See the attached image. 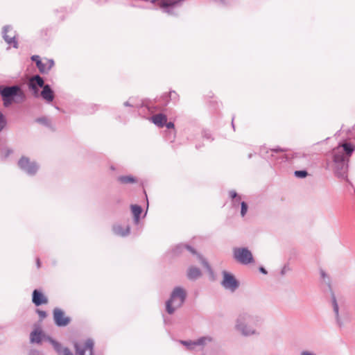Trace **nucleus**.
<instances>
[{
	"mask_svg": "<svg viewBox=\"0 0 355 355\" xmlns=\"http://www.w3.org/2000/svg\"><path fill=\"white\" fill-rule=\"evenodd\" d=\"M241 202H242V201H241V200H237V201H236V207H237V206H239V205H241Z\"/></svg>",
	"mask_w": 355,
	"mask_h": 355,
	"instance_id": "a18cd8bd",
	"label": "nucleus"
},
{
	"mask_svg": "<svg viewBox=\"0 0 355 355\" xmlns=\"http://www.w3.org/2000/svg\"><path fill=\"white\" fill-rule=\"evenodd\" d=\"M202 275L200 270L195 266H190L187 270V276L190 280H196Z\"/></svg>",
	"mask_w": 355,
	"mask_h": 355,
	"instance_id": "aec40b11",
	"label": "nucleus"
},
{
	"mask_svg": "<svg viewBox=\"0 0 355 355\" xmlns=\"http://www.w3.org/2000/svg\"><path fill=\"white\" fill-rule=\"evenodd\" d=\"M184 0H152V3L162 9L163 12L170 15H176Z\"/></svg>",
	"mask_w": 355,
	"mask_h": 355,
	"instance_id": "423d86ee",
	"label": "nucleus"
},
{
	"mask_svg": "<svg viewBox=\"0 0 355 355\" xmlns=\"http://www.w3.org/2000/svg\"><path fill=\"white\" fill-rule=\"evenodd\" d=\"M286 270V267L284 266V268L282 270V274L284 275Z\"/></svg>",
	"mask_w": 355,
	"mask_h": 355,
	"instance_id": "37998d69",
	"label": "nucleus"
},
{
	"mask_svg": "<svg viewBox=\"0 0 355 355\" xmlns=\"http://www.w3.org/2000/svg\"><path fill=\"white\" fill-rule=\"evenodd\" d=\"M32 301L36 306H40L48 302L47 298L41 292L36 289L33 292Z\"/></svg>",
	"mask_w": 355,
	"mask_h": 355,
	"instance_id": "f3484780",
	"label": "nucleus"
},
{
	"mask_svg": "<svg viewBox=\"0 0 355 355\" xmlns=\"http://www.w3.org/2000/svg\"><path fill=\"white\" fill-rule=\"evenodd\" d=\"M37 266L38 268L40 267V261L39 259H37Z\"/></svg>",
	"mask_w": 355,
	"mask_h": 355,
	"instance_id": "49530a36",
	"label": "nucleus"
},
{
	"mask_svg": "<svg viewBox=\"0 0 355 355\" xmlns=\"http://www.w3.org/2000/svg\"><path fill=\"white\" fill-rule=\"evenodd\" d=\"M2 35L5 42L12 45L14 48H18V42L16 40V31L13 30L12 27L7 25L3 27Z\"/></svg>",
	"mask_w": 355,
	"mask_h": 355,
	"instance_id": "9d476101",
	"label": "nucleus"
},
{
	"mask_svg": "<svg viewBox=\"0 0 355 355\" xmlns=\"http://www.w3.org/2000/svg\"><path fill=\"white\" fill-rule=\"evenodd\" d=\"M300 355H316V354L311 351L303 350L300 352Z\"/></svg>",
	"mask_w": 355,
	"mask_h": 355,
	"instance_id": "f704fd0d",
	"label": "nucleus"
},
{
	"mask_svg": "<svg viewBox=\"0 0 355 355\" xmlns=\"http://www.w3.org/2000/svg\"><path fill=\"white\" fill-rule=\"evenodd\" d=\"M131 211L134 216V222L135 224H137L139 221V218L142 211V209L139 205H132Z\"/></svg>",
	"mask_w": 355,
	"mask_h": 355,
	"instance_id": "4be33fe9",
	"label": "nucleus"
},
{
	"mask_svg": "<svg viewBox=\"0 0 355 355\" xmlns=\"http://www.w3.org/2000/svg\"><path fill=\"white\" fill-rule=\"evenodd\" d=\"M332 306L337 325L339 327H343L348 321V318L345 314H339V307L335 297H333L332 299Z\"/></svg>",
	"mask_w": 355,
	"mask_h": 355,
	"instance_id": "ddd939ff",
	"label": "nucleus"
},
{
	"mask_svg": "<svg viewBox=\"0 0 355 355\" xmlns=\"http://www.w3.org/2000/svg\"><path fill=\"white\" fill-rule=\"evenodd\" d=\"M37 313L39 315V317L41 320L45 318L46 317V313L44 311L37 309Z\"/></svg>",
	"mask_w": 355,
	"mask_h": 355,
	"instance_id": "72a5a7b5",
	"label": "nucleus"
},
{
	"mask_svg": "<svg viewBox=\"0 0 355 355\" xmlns=\"http://www.w3.org/2000/svg\"><path fill=\"white\" fill-rule=\"evenodd\" d=\"M28 355H43V354L42 352H40V351L33 349V350L30 351Z\"/></svg>",
	"mask_w": 355,
	"mask_h": 355,
	"instance_id": "c9c22d12",
	"label": "nucleus"
},
{
	"mask_svg": "<svg viewBox=\"0 0 355 355\" xmlns=\"http://www.w3.org/2000/svg\"><path fill=\"white\" fill-rule=\"evenodd\" d=\"M0 94L2 97L3 105L6 107L12 103H22L26 98L24 92L18 85L0 86Z\"/></svg>",
	"mask_w": 355,
	"mask_h": 355,
	"instance_id": "20e7f679",
	"label": "nucleus"
},
{
	"mask_svg": "<svg viewBox=\"0 0 355 355\" xmlns=\"http://www.w3.org/2000/svg\"><path fill=\"white\" fill-rule=\"evenodd\" d=\"M259 271L263 274H267V271L266 270V269L263 267H261L259 268Z\"/></svg>",
	"mask_w": 355,
	"mask_h": 355,
	"instance_id": "a19ab883",
	"label": "nucleus"
},
{
	"mask_svg": "<svg viewBox=\"0 0 355 355\" xmlns=\"http://www.w3.org/2000/svg\"><path fill=\"white\" fill-rule=\"evenodd\" d=\"M223 279L221 281L222 286L231 292H234L239 286V282L236 279L235 277L227 271H223Z\"/></svg>",
	"mask_w": 355,
	"mask_h": 355,
	"instance_id": "1a4fd4ad",
	"label": "nucleus"
},
{
	"mask_svg": "<svg viewBox=\"0 0 355 355\" xmlns=\"http://www.w3.org/2000/svg\"><path fill=\"white\" fill-rule=\"evenodd\" d=\"M42 98L48 103L52 102L54 99V92L51 89L49 85H45L42 87V90L40 93Z\"/></svg>",
	"mask_w": 355,
	"mask_h": 355,
	"instance_id": "4468645a",
	"label": "nucleus"
},
{
	"mask_svg": "<svg viewBox=\"0 0 355 355\" xmlns=\"http://www.w3.org/2000/svg\"><path fill=\"white\" fill-rule=\"evenodd\" d=\"M165 125H166V128L168 129L174 128V123L172 122H168V123L166 122Z\"/></svg>",
	"mask_w": 355,
	"mask_h": 355,
	"instance_id": "4c0bfd02",
	"label": "nucleus"
},
{
	"mask_svg": "<svg viewBox=\"0 0 355 355\" xmlns=\"http://www.w3.org/2000/svg\"><path fill=\"white\" fill-rule=\"evenodd\" d=\"M214 341L215 338L211 335H205L198 338L194 340L196 351L204 349V348L213 343Z\"/></svg>",
	"mask_w": 355,
	"mask_h": 355,
	"instance_id": "f8f14e48",
	"label": "nucleus"
},
{
	"mask_svg": "<svg viewBox=\"0 0 355 355\" xmlns=\"http://www.w3.org/2000/svg\"><path fill=\"white\" fill-rule=\"evenodd\" d=\"M118 181L123 184H134L137 182V179L132 175H121L118 178Z\"/></svg>",
	"mask_w": 355,
	"mask_h": 355,
	"instance_id": "5701e85b",
	"label": "nucleus"
},
{
	"mask_svg": "<svg viewBox=\"0 0 355 355\" xmlns=\"http://www.w3.org/2000/svg\"><path fill=\"white\" fill-rule=\"evenodd\" d=\"M187 297V292L180 286L174 288L170 298L166 302V311L168 314H173L184 304Z\"/></svg>",
	"mask_w": 355,
	"mask_h": 355,
	"instance_id": "39448f33",
	"label": "nucleus"
},
{
	"mask_svg": "<svg viewBox=\"0 0 355 355\" xmlns=\"http://www.w3.org/2000/svg\"><path fill=\"white\" fill-rule=\"evenodd\" d=\"M53 320L58 327H65L70 322V318L65 316L64 311L58 308L53 310Z\"/></svg>",
	"mask_w": 355,
	"mask_h": 355,
	"instance_id": "9b49d317",
	"label": "nucleus"
},
{
	"mask_svg": "<svg viewBox=\"0 0 355 355\" xmlns=\"http://www.w3.org/2000/svg\"><path fill=\"white\" fill-rule=\"evenodd\" d=\"M248 205L245 202L242 201L241 202V216L242 217H244L245 216V214L248 211Z\"/></svg>",
	"mask_w": 355,
	"mask_h": 355,
	"instance_id": "7c9ffc66",
	"label": "nucleus"
},
{
	"mask_svg": "<svg viewBox=\"0 0 355 355\" xmlns=\"http://www.w3.org/2000/svg\"><path fill=\"white\" fill-rule=\"evenodd\" d=\"M230 198L232 199V205L234 207H236V201L240 200L241 199V196H238L235 191H230L229 192Z\"/></svg>",
	"mask_w": 355,
	"mask_h": 355,
	"instance_id": "cd10ccee",
	"label": "nucleus"
},
{
	"mask_svg": "<svg viewBox=\"0 0 355 355\" xmlns=\"http://www.w3.org/2000/svg\"><path fill=\"white\" fill-rule=\"evenodd\" d=\"M12 153V150L8 147H3L0 148V157L1 159H6Z\"/></svg>",
	"mask_w": 355,
	"mask_h": 355,
	"instance_id": "a878e982",
	"label": "nucleus"
},
{
	"mask_svg": "<svg viewBox=\"0 0 355 355\" xmlns=\"http://www.w3.org/2000/svg\"><path fill=\"white\" fill-rule=\"evenodd\" d=\"M183 249H187L190 252H191L193 254H196V250L192 247L182 243L178 244L175 247L174 253L178 254L179 252H181Z\"/></svg>",
	"mask_w": 355,
	"mask_h": 355,
	"instance_id": "b1692460",
	"label": "nucleus"
},
{
	"mask_svg": "<svg viewBox=\"0 0 355 355\" xmlns=\"http://www.w3.org/2000/svg\"><path fill=\"white\" fill-rule=\"evenodd\" d=\"M125 106H132V105L129 103V101H126L124 103Z\"/></svg>",
	"mask_w": 355,
	"mask_h": 355,
	"instance_id": "c03bdc74",
	"label": "nucleus"
},
{
	"mask_svg": "<svg viewBox=\"0 0 355 355\" xmlns=\"http://www.w3.org/2000/svg\"><path fill=\"white\" fill-rule=\"evenodd\" d=\"M44 86H45L44 81L43 78L39 75L33 76L28 83L29 89H35V87L42 88Z\"/></svg>",
	"mask_w": 355,
	"mask_h": 355,
	"instance_id": "a211bd4d",
	"label": "nucleus"
},
{
	"mask_svg": "<svg viewBox=\"0 0 355 355\" xmlns=\"http://www.w3.org/2000/svg\"><path fill=\"white\" fill-rule=\"evenodd\" d=\"M36 121L39 123L43 124L46 126H49L51 125V121H50L49 119H48L47 117H45V116L38 118V119H37Z\"/></svg>",
	"mask_w": 355,
	"mask_h": 355,
	"instance_id": "c756f323",
	"label": "nucleus"
},
{
	"mask_svg": "<svg viewBox=\"0 0 355 355\" xmlns=\"http://www.w3.org/2000/svg\"><path fill=\"white\" fill-rule=\"evenodd\" d=\"M268 151L266 150V147H262L260 150V153L262 155H264V154L266 153H268Z\"/></svg>",
	"mask_w": 355,
	"mask_h": 355,
	"instance_id": "58836bf2",
	"label": "nucleus"
},
{
	"mask_svg": "<svg viewBox=\"0 0 355 355\" xmlns=\"http://www.w3.org/2000/svg\"><path fill=\"white\" fill-rule=\"evenodd\" d=\"M112 231L114 233V234L119 236L125 237L129 235L130 232V227L129 225L123 227L121 225L116 224L113 225Z\"/></svg>",
	"mask_w": 355,
	"mask_h": 355,
	"instance_id": "2eb2a0df",
	"label": "nucleus"
},
{
	"mask_svg": "<svg viewBox=\"0 0 355 355\" xmlns=\"http://www.w3.org/2000/svg\"><path fill=\"white\" fill-rule=\"evenodd\" d=\"M232 253L234 260L241 264L248 265L254 262L252 253L247 248H234Z\"/></svg>",
	"mask_w": 355,
	"mask_h": 355,
	"instance_id": "0eeeda50",
	"label": "nucleus"
},
{
	"mask_svg": "<svg viewBox=\"0 0 355 355\" xmlns=\"http://www.w3.org/2000/svg\"><path fill=\"white\" fill-rule=\"evenodd\" d=\"M54 61L52 59H45V61H42V66H37L39 71L42 73H48L49 71L54 66Z\"/></svg>",
	"mask_w": 355,
	"mask_h": 355,
	"instance_id": "6ab92c4d",
	"label": "nucleus"
},
{
	"mask_svg": "<svg viewBox=\"0 0 355 355\" xmlns=\"http://www.w3.org/2000/svg\"><path fill=\"white\" fill-rule=\"evenodd\" d=\"M31 60L35 62L36 66H42V60L39 55H35L31 57Z\"/></svg>",
	"mask_w": 355,
	"mask_h": 355,
	"instance_id": "473e14b6",
	"label": "nucleus"
},
{
	"mask_svg": "<svg viewBox=\"0 0 355 355\" xmlns=\"http://www.w3.org/2000/svg\"><path fill=\"white\" fill-rule=\"evenodd\" d=\"M18 166L21 171L31 176L35 175L39 169L38 164L26 156H22L19 159Z\"/></svg>",
	"mask_w": 355,
	"mask_h": 355,
	"instance_id": "6e6552de",
	"label": "nucleus"
},
{
	"mask_svg": "<svg viewBox=\"0 0 355 355\" xmlns=\"http://www.w3.org/2000/svg\"><path fill=\"white\" fill-rule=\"evenodd\" d=\"M7 124V120L5 115L0 112V132L5 128Z\"/></svg>",
	"mask_w": 355,
	"mask_h": 355,
	"instance_id": "c85d7f7f",
	"label": "nucleus"
},
{
	"mask_svg": "<svg viewBox=\"0 0 355 355\" xmlns=\"http://www.w3.org/2000/svg\"><path fill=\"white\" fill-rule=\"evenodd\" d=\"M199 262L207 270V271L211 272V268L208 262L200 254H196Z\"/></svg>",
	"mask_w": 355,
	"mask_h": 355,
	"instance_id": "bb28decb",
	"label": "nucleus"
},
{
	"mask_svg": "<svg viewBox=\"0 0 355 355\" xmlns=\"http://www.w3.org/2000/svg\"><path fill=\"white\" fill-rule=\"evenodd\" d=\"M320 275H321V277L324 279L326 277H327V275L326 273L323 271V270H321L320 271Z\"/></svg>",
	"mask_w": 355,
	"mask_h": 355,
	"instance_id": "79ce46f5",
	"label": "nucleus"
},
{
	"mask_svg": "<svg viewBox=\"0 0 355 355\" xmlns=\"http://www.w3.org/2000/svg\"><path fill=\"white\" fill-rule=\"evenodd\" d=\"M44 338L45 336L40 329H35L30 334V341L31 343L40 344Z\"/></svg>",
	"mask_w": 355,
	"mask_h": 355,
	"instance_id": "dca6fc26",
	"label": "nucleus"
},
{
	"mask_svg": "<svg viewBox=\"0 0 355 355\" xmlns=\"http://www.w3.org/2000/svg\"><path fill=\"white\" fill-rule=\"evenodd\" d=\"M270 151L274 152V153H278V152L283 151V150H282L281 148H274V149H270Z\"/></svg>",
	"mask_w": 355,
	"mask_h": 355,
	"instance_id": "ea45409f",
	"label": "nucleus"
},
{
	"mask_svg": "<svg viewBox=\"0 0 355 355\" xmlns=\"http://www.w3.org/2000/svg\"><path fill=\"white\" fill-rule=\"evenodd\" d=\"M47 340L59 355H73L67 347H63L59 343L51 338ZM94 342L88 338L83 343H75V355H94Z\"/></svg>",
	"mask_w": 355,
	"mask_h": 355,
	"instance_id": "7ed1b4c3",
	"label": "nucleus"
},
{
	"mask_svg": "<svg viewBox=\"0 0 355 355\" xmlns=\"http://www.w3.org/2000/svg\"><path fill=\"white\" fill-rule=\"evenodd\" d=\"M354 148L348 143H345L333 150V158L334 162V170L335 175L338 178L345 179L347 178V161L345 159V153L350 156Z\"/></svg>",
	"mask_w": 355,
	"mask_h": 355,
	"instance_id": "f03ea898",
	"label": "nucleus"
},
{
	"mask_svg": "<svg viewBox=\"0 0 355 355\" xmlns=\"http://www.w3.org/2000/svg\"><path fill=\"white\" fill-rule=\"evenodd\" d=\"M263 323V318L260 314L243 310L236 316L234 322V330L239 335L245 337H257L260 335V329Z\"/></svg>",
	"mask_w": 355,
	"mask_h": 355,
	"instance_id": "f257e3e1",
	"label": "nucleus"
},
{
	"mask_svg": "<svg viewBox=\"0 0 355 355\" xmlns=\"http://www.w3.org/2000/svg\"><path fill=\"white\" fill-rule=\"evenodd\" d=\"M179 343L185 347L187 350L189 351H196L195 342L194 340H179Z\"/></svg>",
	"mask_w": 355,
	"mask_h": 355,
	"instance_id": "393cba45",
	"label": "nucleus"
},
{
	"mask_svg": "<svg viewBox=\"0 0 355 355\" xmlns=\"http://www.w3.org/2000/svg\"><path fill=\"white\" fill-rule=\"evenodd\" d=\"M30 89L33 91V95L35 96H36V97L38 96V95H39V89H38V87H35V89Z\"/></svg>",
	"mask_w": 355,
	"mask_h": 355,
	"instance_id": "e433bc0d",
	"label": "nucleus"
},
{
	"mask_svg": "<svg viewBox=\"0 0 355 355\" xmlns=\"http://www.w3.org/2000/svg\"><path fill=\"white\" fill-rule=\"evenodd\" d=\"M150 121L158 127H163L167 121V118L166 116L163 114H157L153 115L150 118Z\"/></svg>",
	"mask_w": 355,
	"mask_h": 355,
	"instance_id": "412c9836",
	"label": "nucleus"
},
{
	"mask_svg": "<svg viewBox=\"0 0 355 355\" xmlns=\"http://www.w3.org/2000/svg\"><path fill=\"white\" fill-rule=\"evenodd\" d=\"M294 173H295V177L299 178H306L308 175V173L304 170L295 171Z\"/></svg>",
	"mask_w": 355,
	"mask_h": 355,
	"instance_id": "2f4dec72",
	"label": "nucleus"
}]
</instances>
